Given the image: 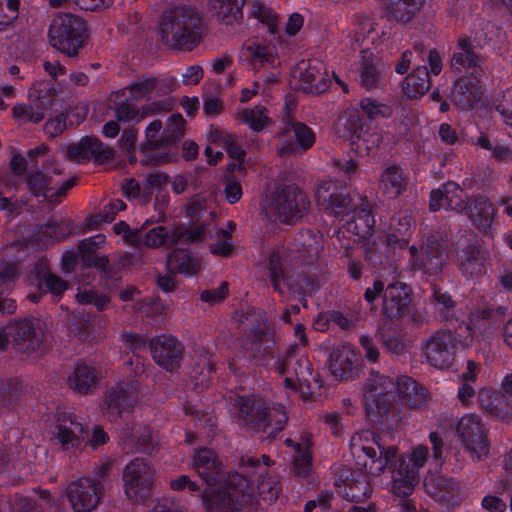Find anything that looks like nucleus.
Returning a JSON list of instances; mask_svg holds the SVG:
<instances>
[{
	"instance_id": "nucleus-23",
	"label": "nucleus",
	"mask_w": 512,
	"mask_h": 512,
	"mask_svg": "<svg viewBox=\"0 0 512 512\" xmlns=\"http://www.w3.org/2000/svg\"><path fill=\"white\" fill-rule=\"evenodd\" d=\"M317 204L332 214L346 213L351 202V198L345 189L333 181H324L316 190Z\"/></svg>"
},
{
	"instance_id": "nucleus-42",
	"label": "nucleus",
	"mask_w": 512,
	"mask_h": 512,
	"mask_svg": "<svg viewBox=\"0 0 512 512\" xmlns=\"http://www.w3.org/2000/svg\"><path fill=\"white\" fill-rule=\"evenodd\" d=\"M285 443L292 449L293 454V470L302 477L308 476L311 471V456L307 443H295L292 439L287 438Z\"/></svg>"
},
{
	"instance_id": "nucleus-25",
	"label": "nucleus",
	"mask_w": 512,
	"mask_h": 512,
	"mask_svg": "<svg viewBox=\"0 0 512 512\" xmlns=\"http://www.w3.org/2000/svg\"><path fill=\"white\" fill-rule=\"evenodd\" d=\"M65 153L71 161L77 163L90 157L99 162H107L113 158V151L93 137H85L77 143L68 145Z\"/></svg>"
},
{
	"instance_id": "nucleus-54",
	"label": "nucleus",
	"mask_w": 512,
	"mask_h": 512,
	"mask_svg": "<svg viewBox=\"0 0 512 512\" xmlns=\"http://www.w3.org/2000/svg\"><path fill=\"white\" fill-rule=\"evenodd\" d=\"M20 0H0V32L8 30L19 15Z\"/></svg>"
},
{
	"instance_id": "nucleus-17",
	"label": "nucleus",
	"mask_w": 512,
	"mask_h": 512,
	"mask_svg": "<svg viewBox=\"0 0 512 512\" xmlns=\"http://www.w3.org/2000/svg\"><path fill=\"white\" fill-rule=\"evenodd\" d=\"M338 125H342L345 129L341 136L351 139L356 152L361 156L367 155L370 150L380 144V136L369 132L363 119L353 109L345 112V115L339 119Z\"/></svg>"
},
{
	"instance_id": "nucleus-37",
	"label": "nucleus",
	"mask_w": 512,
	"mask_h": 512,
	"mask_svg": "<svg viewBox=\"0 0 512 512\" xmlns=\"http://www.w3.org/2000/svg\"><path fill=\"white\" fill-rule=\"evenodd\" d=\"M483 58L477 53L473 43L467 37H460L458 40V51L455 52L451 59V67L458 71L480 66Z\"/></svg>"
},
{
	"instance_id": "nucleus-34",
	"label": "nucleus",
	"mask_w": 512,
	"mask_h": 512,
	"mask_svg": "<svg viewBox=\"0 0 512 512\" xmlns=\"http://www.w3.org/2000/svg\"><path fill=\"white\" fill-rule=\"evenodd\" d=\"M99 375L93 366L77 364L68 378V385L75 392L88 394L96 387Z\"/></svg>"
},
{
	"instance_id": "nucleus-61",
	"label": "nucleus",
	"mask_w": 512,
	"mask_h": 512,
	"mask_svg": "<svg viewBox=\"0 0 512 512\" xmlns=\"http://www.w3.org/2000/svg\"><path fill=\"white\" fill-rule=\"evenodd\" d=\"M39 286L45 288L52 295L59 296L68 289V283L60 277L45 273L39 280Z\"/></svg>"
},
{
	"instance_id": "nucleus-13",
	"label": "nucleus",
	"mask_w": 512,
	"mask_h": 512,
	"mask_svg": "<svg viewBox=\"0 0 512 512\" xmlns=\"http://www.w3.org/2000/svg\"><path fill=\"white\" fill-rule=\"evenodd\" d=\"M60 174L61 171L57 167L52 168V164L45 165L41 170L28 176V188L34 196L43 197L52 204L58 203L74 185L71 179L60 182Z\"/></svg>"
},
{
	"instance_id": "nucleus-44",
	"label": "nucleus",
	"mask_w": 512,
	"mask_h": 512,
	"mask_svg": "<svg viewBox=\"0 0 512 512\" xmlns=\"http://www.w3.org/2000/svg\"><path fill=\"white\" fill-rule=\"evenodd\" d=\"M167 266L170 271L192 276L200 270L197 260L190 257L185 251H174L168 256Z\"/></svg>"
},
{
	"instance_id": "nucleus-24",
	"label": "nucleus",
	"mask_w": 512,
	"mask_h": 512,
	"mask_svg": "<svg viewBox=\"0 0 512 512\" xmlns=\"http://www.w3.org/2000/svg\"><path fill=\"white\" fill-rule=\"evenodd\" d=\"M299 86L308 93L324 92L329 85L326 67L319 60L303 61L298 67Z\"/></svg>"
},
{
	"instance_id": "nucleus-27",
	"label": "nucleus",
	"mask_w": 512,
	"mask_h": 512,
	"mask_svg": "<svg viewBox=\"0 0 512 512\" xmlns=\"http://www.w3.org/2000/svg\"><path fill=\"white\" fill-rule=\"evenodd\" d=\"M373 225L374 219L371 212L366 209H361L355 212L352 219L347 221L343 228L338 231L337 238L341 240V238L350 235L352 242L348 241L341 245L347 249L351 248L353 243L371 236Z\"/></svg>"
},
{
	"instance_id": "nucleus-59",
	"label": "nucleus",
	"mask_w": 512,
	"mask_h": 512,
	"mask_svg": "<svg viewBox=\"0 0 512 512\" xmlns=\"http://www.w3.org/2000/svg\"><path fill=\"white\" fill-rule=\"evenodd\" d=\"M493 105L502 116L504 122L512 127V86L496 97Z\"/></svg>"
},
{
	"instance_id": "nucleus-3",
	"label": "nucleus",
	"mask_w": 512,
	"mask_h": 512,
	"mask_svg": "<svg viewBox=\"0 0 512 512\" xmlns=\"http://www.w3.org/2000/svg\"><path fill=\"white\" fill-rule=\"evenodd\" d=\"M411 217L407 214L394 215L390 221V232L387 237L389 247L404 250L412 268L419 269L429 275L438 274L444 264L445 257L441 244L436 238L427 239L420 247H407L404 235L410 230Z\"/></svg>"
},
{
	"instance_id": "nucleus-8",
	"label": "nucleus",
	"mask_w": 512,
	"mask_h": 512,
	"mask_svg": "<svg viewBox=\"0 0 512 512\" xmlns=\"http://www.w3.org/2000/svg\"><path fill=\"white\" fill-rule=\"evenodd\" d=\"M472 341V335L464 337L463 340H457L452 331L438 330L424 340L423 356L430 366L447 370L453 365L456 348H469Z\"/></svg>"
},
{
	"instance_id": "nucleus-9",
	"label": "nucleus",
	"mask_w": 512,
	"mask_h": 512,
	"mask_svg": "<svg viewBox=\"0 0 512 512\" xmlns=\"http://www.w3.org/2000/svg\"><path fill=\"white\" fill-rule=\"evenodd\" d=\"M85 32V25L79 17L59 14L50 25L49 42L66 56L75 57L84 44Z\"/></svg>"
},
{
	"instance_id": "nucleus-41",
	"label": "nucleus",
	"mask_w": 512,
	"mask_h": 512,
	"mask_svg": "<svg viewBox=\"0 0 512 512\" xmlns=\"http://www.w3.org/2000/svg\"><path fill=\"white\" fill-rule=\"evenodd\" d=\"M418 482V476L398 465L392 472L391 490L397 496L406 497L412 494Z\"/></svg>"
},
{
	"instance_id": "nucleus-50",
	"label": "nucleus",
	"mask_w": 512,
	"mask_h": 512,
	"mask_svg": "<svg viewBox=\"0 0 512 512\" xmlns=\"http://www.w3.org/2000/svg\"><path fill=\"white\" fill-rule=\"evenodd\" d=\"M210 138L212 143L222 146L233 158L238 160L244 158L245 152L236 145L235 135L224 130L214 129L211 131Z\"/></svg>"
},
{
	"instance_id": "nucleus-53",
	"label": "nucleus",
	"mask_w": 512,
	"mask_h": 512,
	"mask_svg": "<svg viewBox=\"0 0 512 512\" xmlns=\"http://www.w3.org/2000/svg\"><path fill=\"white\" fill-rule=\"evenodd\" d=\"M125 441L135 445L137 450L145 453L151 451L155 444L151 430L142 426L135 427Z\"/></svg>"
},
{
	"instance_id": "nucleus-20",
	"label": "nucleus",
	"mask_w": 512,
	"mask_h": 512,
	"mask_svg": "<svg viewBox=\"0 0 512 512\" xmlns=\"http://www.w3.org/2000/svg\"><path fill=\"white\" fill-rule=\"evenodd\" d=\"M456 260L462 274L468 279L479 278L486 273V256L476 241L460 237L456 243Z\"/></svg>"
},
{
	"instance_id": "nucleus-57",
	"label": "nucleus",
	"mask_w": 512,
	"mask_h": 512,
	"mask_svg": "<svg viewBox=\"0 0 512 512\" xmlns=\"http://www.w3.org/2000/svg\"><path fill=\"white\" fill-rule=\"evenodd\" d=\"M370 486L367 479L346 480L345 496L352 501H362L370 494Z\"/></svg>"
},
{
	"instance_id": "nucleus-28",
	"label": "nucleus",
	"mask_w": 512,
	"mask_h": 512,
	"mask_svg": "<svg viewBox=\"0 0 512 512\" xmlns=\"http://www.w3.org/2000/svg\"><path fill=\"white\" fill-rule=\"evenodd\" d=\"M410 289L400 282L391 283L384 291L383 311L389 318H399L408 312Z\"/></svg>"
},
{
	"instance_id": "nucleus-32",
	"label": "nucleus",
	"mask_w": 512,
	"mask_h": 512,
	"mask_svg": "<svg viewBox=\"0 0 512 512\" xmlns=\"http://www.w3.org/2000/svg\"><path fill=\"white\" fill-rule=\"evenodd\" d=\"M407 175L398 165L387 166L380 174L379 190L388 199H395L407 187Z\"/></svg>"
},
{
	"instance_id": "nucleus-52",
	"label": "nucleus",
	"mask_w": 512,
	"mask_h": 512,
	"mask_svg": "<svg viewBox=\"0 0 512 512\" xmlns=\"http://www.w3.org/2000/svg\"><path fill=\"white\" fill-rule=\"evenodd\" d=\"M137 241L147 247H159L169 241V235L162 226H156L145 232L144 228L137 230L135 234Z\"/></svg>"
},
{
	"instance_id": "nucleus-15",
	"label": "nucleus",
	"mask_w": 512,
	"mask_h": 512,
	"mask_svg": "<svg viewBox=\"0 0 512 512\" xmlns=\"http://www.w3.org/2000/svg\"><path fill=\"white\" fill-rule=\"evenodd\" d=\"M122 479L126 496L134 501L145 499L154 487L153 470L141 458H135L126 464Z\"/></svg>"
},
{
	"instance_id": "nucleus-18",
	"label": "nucleus",
	"mask_w": 512,
	"mask_h": 512,
	"mask_svg": "<svg viewBox=\"0 0 512 512\" xmlns=\"http://www.w3.org/2000/svg\"><path fill=\"white\" fill-rule=\"evenodd\" d=\"M66 493L74 512H92L100 503L103 486L97 479L81 478L70 483Z\"/></svg>"
},
{
	"instance_id": "nucleus-33",
	"label": "nucleus",
	"mask_w": 512,
	"mask_h": 512,
	"mask_svg": "<svg viewBox=\"0 0 512 512\" xmlns=\"http://www.w3.org/2000/svg\"><path fill=\"white\" fill-rule=\"evenodd\" d=\"M450 97L459 108L467 110L481 100L482 90L478 84L459 79L454 83Z\"/></svg>"
},
{
	"instance_id": "nucleus-64",
	"label": "nucleus",
	"mask_w": 512,
	"mask_h": 512,
	"mask_svg": "<svg viewBox=\"0 0 512 512\" xmlns=\"http://www.w3.org/2000/svg\"><path fill=\"white\" fill-rule=\"evenodd\" d=\"M329 321L333 322L341 329L348 330L353 328L359 321V314L355 312H338L333 311L329 315Z\"/></svg>"
},
{
	"instance_id": "nucleus-22",
	"label": "nucleus",
	"mask_w": 512,
	"mask_h": 512,
	"mask_svg": "<svg viewBox=\"0 0 512 512\" xmlns=\"http://www.w3.org/2000/svg\"><path fill=\"white\" fill-rule=\"evenodd\" d=\"M154 361L166 370L176 369L182 359V345L174 337L158 336L150 343Z\"/></svg>"
},
{
	"instance_id": "nucleus-10",
	"label": "nucleus",
	"mask_w": 512,
	"mask_h": 512,
	"mask_svg": "<svg viewBox=\"0 0 512 512\" xmlns=\"http://www.w3.org/2000/svg\"><path fill=\"white\" fill-rule=\"evenodd\" d=\"M455 431L461 447L473 461H482L488 457L490 451L488 430L479 415L464 414L457 421Z\"/></svg>"
},
{
	"instance_id": "nucleus-55",
	"label": "nucleus",
	"mask_w": 512,
	"mask_h": 512,
	"mask_svg": "<svg viewBox=\"0 0 512 512\" xmlns=\"http://www.w3.org/2000/svg\"><path fill=\"white\" fill-rule=\"evenodd\" d=\"M186 210L187 215L192 219L199 220L203 218V224L212 218L208 198L202 195L193 197L188 203Z\"/></svg>"
},
{
	"instance_id": "nucleus-21",
	"label": "nucleus",
	"mask_w": 512,
	"mask_h": 512,
	"mask_svg": "<svg viewBox=\"0 0 512 512\" xmlns=\"http://www.w3.org/2000/svg\"><path fill=\"white\" fill-rule=\"evenodd\" d=\"M145 145L152 149L143 160L146 164H163L170 161L174 155L170 151H160L169 149V140L166 138L163 123L159 119H155L147 125L145 129Z\"/></svg>"
},
{
	"instance_id": "nucleus-29",
	"label": "nucleus",
	"mask_w": 512,
	"mask_h": 512,
	"mask_svg": "<svg viewBox=\"0 0 512 512\" xmlns=\"http://www.w3.org/2000/svg\"><path fill=\"white\" fill-rule=\"evenodd\" d=\"M171 109L169 101H155L140 107L131 103H122L116 109V118L122 122H141L146 118L157 116Z\"/></svg>"
},
{
	"instance_id": "nucleus-47",
	"label": "nucleus",
	"mask_w": 512,
	"mask_h": 512,
	"mask_svg": "<svg viewBox=\"0 0 512 512\" xmlns=\"http://www.w3.org/2000/svg\"><path fill=\"white\" fill-rule=\"evenodd\" d=\"M241 120L256 132L264 130L271 124L268 110L264 106L245 108L240 112Z\"/></svg>"
},
{
	"instance_id": "nucleus-56",
	"label": "nucleus",
	"mask_w": 512,
	"mask_h": 512,
	"mask_svg": "<svg viewBox=\"0 0 512 512\" xmlns=\"http://www.w3.org/2000/svg\"><path fill=\"white\" fill-rule=\"evenodd\" d=\"M286 255L285 250H277L271 253L269 258V269L271 273V281L277 290H281L282 282H285V271L283 267V257Z\"/></svg>"
},
{
	"instance_id": "nucleus-43",
	"label": "nucleus",
	"mask_w": 512,
	"mask_h": 512,
	"mask_svg": "<svg viewBox=\"0 0 512 512\" xmlns=\"http://www.w3.org/2000/svg\"><path fill=\"white\" fill-rule=\"evenodd\" d=\"M428 459V447L420 444L402 455L398 460V465L419 477L420 469L424 467Z\"/></svg>"
},
{
	"instance_id": "nucleus-60",
	"label": "nucleus",
	"mask_w": 512,
	"mask_h": 512,
	"mask_svg": "<svg viewBox=\"0 0 512 512\" xmlns=\"http://www.w3.org/2000/svg\"><path fill=\"white\" fill-rule=\"evenodd\" d=\"M302 245L304 248L303 254H305V259L302 262H313L322 251V237L320 235L307 233V237Z\"/></svg>"
},
{
	"instance_id": "nucleus-58",
	"label": "nucleus",
	"mask_w": 512,
	"mask_h": 512,
	"mask_svg": "<svg viewBox=\"0 0 512 512\" xmlns=\"http://www.w3.org/2000/svg\"><path fill=\"white\" fill-rule=\"evenodd\" d=\"M185 120L181 114L171 115L164 127L165 135L169 140V148L172 147L184 135Z\"/></svg>"
},
{
	"instance_id": "nucleus-51",
	"label": "nucleus",
	"mask_w": 512,
	"mask_h": 512,
	"mask_svg": "<svg viewBox=\"0 0 512 512\" xmlns=\"http://www.w3.org/2000/svg\"><path fill=\"white\" fill-rule=\"evenodd\" d=\"M359 106L370 120L389 118L392 115V107L373 98H363Z\"/></svg>"
},
{
	"instance_id": "nucleus-36",
	"label": "nucleus",
	"mask_w": 512,
	"mask_h": 512,
	"mask_svg": "<svg viewBox=\"0 0 512 512\" xmlns=\"http://www.w3.org/2000/svg\"><path fill=\"white\" fill-rule=\"evenodd\" d=\"M17 277V269L14 264L2 263L0 265V311L2 312L13 313L16 311L15 301L6 295L12 291Z\"/></svg>"
},
{
	"instance_id": "nucleus-16",
	"label": "nucleus",
	"mask_w": 512,
	"mask_h": 512,
	"mask_svg": "<svg viewBox=\"0 0 512 512\" xmlns=\"http://www.w3.org/2000/svg\"><path fill=\"white\" fill-rule=\"evenodd\" d=\"M50 434L63 450L79 448L85 441L87 430L83 423L72 413L59 411L50 426Z\"/></svg>"
},
{
	"instance_id": "nucleus-46",
	"label": "nucleus",
	"mask_w": 512,
	"mask_h": 512,
	"mask_svg": "<svg viewBox=\"0 0 512 512\" xmlns=\"http://www.w3.org/2000/svg\"><path fill=\"white\" fill-rule=\"evenodd\" d=\"M163 86V80L154 77H144L126 87L125 91L129 93L132 99L137 100L152 93H163Z\"/></svg>"
},
{
	"instance_id": "nucleus-14",
	"label": "nucleus",
	"mask_w": 512,
	"mask_h": 512,
	"mask_svg": "<svg viewBox=\"0 0 512 512\" xmlns=\"http://www.w3.org/2000/svg\"><path fill=\"white\" fill-rule=\"evenodd\" d=\"M138 383H118L112 387L104 397L101 410L110 421L129 414L141 399Z\"/></svg>"
},
{
	"instance_id": "nucleus-30",
	"label": "nucleus",
	"mask_w": 512,
	"mask_h": 512,
	"mask_svg": "<svg viewBox=\"0 0 512 512\" xmlns=\"http://www.w3.org/2000/svg\"><path fill=\"white\" fill-rule=\"evenodd\" d=\"M358 367L356 352L348 345L336 347L330 354L329 369L337 380H347L352 377Z\"/></svg>"
},
{
	"instance_id": "nucleus-48",
	"label": "nucleus",
	"mask_w": 512,
	"mask_h": 512,
	"mask_svg": "<svg viewBox=\"0 0 512 512\" xmlns=\"http://www.w3.org/2000/svg\"><path fill=\"white\" fill-rule=\"evenodd\" d=\"M271 343L267 335H254L244 340L243 347L248 352L249 357L255 359L256 363H260L269 352Z\"/></svg>"
},
{
	"instance_id": "nucleus-2",
	"label": "nucleus",
	"mask_w": 512,
	"mask_h": 512,
	"mask_svg": "<svg viewBox=\"0 0 512 512\" xmlns=\"http://www.w3.org/2000/svg\"><path fill=\"white\" fill-rule=\"evenodd\" d=\"M396 396L410 408H419L427 401L425 390L408 376H401L393 381L389 377L373 373L368 379L364 392L367 409H376L380 415L386 414Z\"/></svg>"
},
{
	"instance_id": "nucleus-11",
	"label": "nucleus",
	"mask_w": 512,
	"mask_h": 512,
	"mask_svg": "<svg viewBox=\"0 0 512 512\" xmlns=\"http://www.w3.org/2000/svg\"><path fill=\"white\" fill-rule=\"evenodd\" d=\"M278 372L285 376V386L291 389H299L304 398L315 396L322 386L312 369L311 363L304 356L297 357L288 352L283 363L278 367Z\"/></svg>"
},
{
	"instance_id": "nucleus-39",
	"label": "nucleus",
	"mask_w": 512,
	"mask_h": 512,
	"mask_svg": "<svg viewBox=\"0 0 512 512\" xmlns=\"http://www.w3.org/2000/svg\"><path fill=\"white\" fill-rule=\"evenodd\" d=\"M431 87L429 72L425 66H417L403 82L405 94L410 98L424 95Z\"/></svg>"
},
{
	"instance_id": "nucleus-45",
	"label": "nucleus",
	"mask_w": 512,
	"mask_h": 512,
	"mask_svg": "<svg viewBox=\"0 0 512 512\" xmlns=\"http://www.w3.org/2000/svg\"><path fill=\"white\" fill-rule=\"evenodd\" d=\"M12 116L21 125L39 123L45 117V107L41 103H17L12 108Z\"/></svg>"
},
{
	"instance_id": "nucleus-6",
	"label": "nucleus",
	"mask_w": 512,
	"mask_h": 512,
	"mask_svg": "<svg viewBox=\"0 0 512 512\" xmlns=\"http://www.w3.org/2000/svg\"><path fill=\"white\" fill-rule=\"evenodd\" d=\"M350 450L356 466L372 476L380 475L397 454L396 447L383 448L370 431L353 435Z\"/></svg>"
},
{
	"instance_id": "nucleus-1",
	"label": "nucleus",
	"mask_w": 512,
	"mask_h": 512,
	"mask_svg": "<svg viewBox=\"0 0 512 512\" xmlns=\"http://www.w3.org/2000/svg\"><path fill=\"white\" fill-rule=\"evenodd\" d=\"M260 459L251 454L241 457L238 472L225 477L220 471V462L215 453L209 449H199L193 459V467L206 482L203 491V504L207 510H222L224 512H251L253 498L246 492L249 482L246 477H252L271 465V459L262 455Z\"/></svg>"
},
{
	"instance_id": "nucleus-49",
	"label": "nucleus",
	"mask_w": 512,
	"mask_h": 512,
	"mask_svg": "<svg viewBox=\"0 0 512 512\" xmlns=\"http://www.w3.org/2000/svg\"><path fill=\"white\" fill-rule=\"evenodd\" d=\"M250 14L254 19L266 26L269 33H278V17L272 9L259 2H255L251 6Z\"/></svg>"
},
{
	"instance_id": "nucleus-40",
	"label": "nucleus",
	"mask_w": 512,
	"mask_h": 512,
	"mask_svg": "<svg viewBox=\"0 0 512 512\" xmlns=\"http://www.w3.org/2000/svg\"><path fill=\"white\" fill-rule=\"evenodd\" d=\"M387 13L396 21H409L421 8L424 0H383Z\"/></svg>"
},
{
	"instance_id": "nucleus-38",
	"label": "nucleus",
	"mask_w": 512,
	"mask_h": 512,
	"mask_svg": "<svg viewBox=\"0 0 512 512\" xmlns=\"http://www.w3.org/2000/svg\"><path fill=\"white\" fill-rule=\"evenodd\" d=\"M243 2V0H211L213 16L223 25H234L242 18Z\"/></svg>"
},
{
	"instance_id": "nucleus-12",
	"label": "nucleus",
	"mask_w": 512,
	"mask_h": 512,
	"mask_svg": "<svg viewBox=\"0 0 512 512\" xmlns=\"http://www.w3.org/2000/svg\"><path fill=\"white\" fill-rule=\"evenodd\" d=\"M44 335L40 327L31 319H19L0 328V350L9 345L18 351L32 354L42 349Z\"/></svg>"
},
{
	"instance_id": "nucleus-4",
	"label": "nucleus",
	"mask_w": 512,
	"mask_h": 512,
	"mask_svg": "<svg viewBox=\"0 0 512 512\" xmlns=\"http://www.w3.org/2000/svg\"><path fill=\"white\" fill-rule=\"evenodd\" d=\"M244 425L253 431L263 432L266 438H273L280 432L286 422L287 413L281 404L273 407L266 405L258 398L239 396L235 400Z\"/></svg>"
},
{
	"instance_id": "nucleus-63",
	"label": "nucleus",
	"mask_w": 512,
	"mask_h": 512,
	"mask_svg": "<svg viewBox=\"0 0 512 512\" xmlns=\"http://www.w3.org/2000/svg\"><path fill=\"white\" fill-rule=\"evenodd\" d=\"M77 301L82 304H91L98 309H103L108 303L105 295H99L92 289H79L76 294Z\"/></svg>"
},
{
	"instance_id": "nucleus-5",
	"label": "nucleus",
	"mask_w": 512,
	"mask_h": 512,
	"mask_svg": "<svg viewBox=\"0 0 512 512\" xmlns=\"http://www.w3.org/2000/svg\"><path fill=\"white\" fill-rule=\"evenodd\" d=\"M202 19L190 8H175L167 12L161 22L162 39L180 49H191L199 40Z\"/></svg>"
},
{
	"instance_id": "nucleus-62",
	"label": "nucleus",
	"mask_w": 512,
	"mask_h": 512,
	"mask_svg": "<svg viewBox=\"0 0 512 512\" xmlns=\"http://www.w3.org/2000/svg\"><path fill=\"white\" fill-rule=\"evenodd\" d=\"M258 493L267 503H273L280 493V485L276 478L261 480L258 484Z\"/></svg>"
},
{
	"instance_id": "nucleus-26",
	"label": "nucleus",
	"mask_w": 512,
	"mask_h": 512,
	"mask_svg": "<svg viewBox=\"0 0 512 512\" xmlns=\"http://www.w3.org/2000/svg\"><path fill=\"white\" fill-rule=\"evenodd\" d=\"M466 193L455 182H447L440 188L434 189L430 193L429 208L431 211L448 209L456 212L464 211V201Z\"/></svg>"
},
{
	"instance_id": "nucleus-19",
	"label": "nucleus",
	"mask_w": 512,
	"mask_h": 512,
	"mask_svg": "<svg viewBox=\"0 0 512 512\" xmlns=\"http://www.w3.org/2000/svg\"><path fill=\"white\" fill-rule=\"evenodd\" d=\"M313 130L301 122L286 123L277 135V152L281 155H291L310 149L315 142Z\"/></svg>"
},
{
	"instance_id": "nucleus-7",
	"label": "nucleus",
	"mask_w": 512,
	"mask_h": 512,
	"mask_svg": "<svg viewBox=\"0 0 512 512\" xmlns=\"http://www.w3.org/2000/svg\"><path fill=\"white\" fill-rule=\"evenodd\" d=\"M308 207L309 201L298 187L286 186L267 196L263 212L272 222L292 225L303 217Z\"/></svg>"
},
{
	"instance_id": "nucleus-35",
	"label": "nucleus",
	"mask_w": 512,
	"mask_h": 512,
	"mask_svg": "<svg viewBox=\"0 0 512 512\" xmlns=\"http://www.w3.org/2000/svg\"><path fill=\"white\" fill-rule=\"evenodd\" d=\"M240 58L255 66L273 65L274 47L264 41H251L241 49Z\"/></svg>"
},
{
	"instance_id": "nucleus-31",
	"label": "nucleus",
	"mask_w": 512,
	"mask_h": 512,
	"mask_svg": "<svg viewBox=\"0 0 512 512\" xmlns=\"http://www.w3.org/2000/svg\"><path fill=\"white\" fill-rule=\"evenodd\" d=\"M464 210L475 227L482 231H489L495 216V208L491 200L485 196L477 195L467 204Z\"/></svg>"
}]
</instances>
